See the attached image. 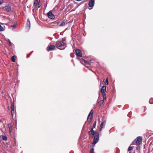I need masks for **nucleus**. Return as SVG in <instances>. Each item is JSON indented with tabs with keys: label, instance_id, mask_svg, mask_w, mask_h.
<instances>
[{
	"label": "nucleus",
	"instance_id": "obj_17",
	"mask_svg": "<svg viewBox=\"0 0 153 153\" xmlns=\"http://www.w3.org/2000/svg\"><path fill=\"white\" fill-rule=\"evenodd\" d=\"M16 57V56H12V57L11 60V61L13 62H15V61H16V59H15Z\"/></svg>",
	"mask_w": 153,
	"mask_h": 153
},
{
	"label": "nucleus",
	"instance_id": "obj_30",
	"mask_svg": "<svg viewBox=\"0 0 153 153\" xmlns=\"http://www.w3.org/2000/svg\"><path fill=\"white\" fill-rule=\"evenodd\" d=\"M53 23L56 24L57 25H58L59 23V22H53L52 23Z\"/></svg>",
	"mask_w": 153,
	"mask_h": 153
},
{
	"label": "nucleus",
	"instance_id": "obj_8",
	"mask_svg": "<svg viewBox=\"0 0 153 153\" xmlns=\"http://www.w3.org/2000/svg\"><path fill=\"white\" fill-rule=\"evenodd\" d=\"M47 15L48 17L51 19H54V16L52 13L51 11H49L47 13Z\"/></svg>",
	"mask_w": 153,
	"mask_h": 153
},
{
	"label": "nucleus",
	"instance_id": "obj_18",
	"mask_svg": "<svg viewBox=\"0 0 153 153\" xmlns=\"http://www.w3.org/2000/svg\"><path fill=\"white\" fill-rule=\"evenodd\" d=\"M149 102L150 104H153V98H151L149 100Z\"/></svg>",
	"mask_w": 153,
	"mask_h": 153
},
{
	"label": "nucleus",
	"instance_id": "obj_24",
	"mask_svg": "<svg viewBox=\"0 0 153 153\" xmlns=\"http://www.w3.org/2000/svg\"><path fill=\"white\" fill-rule=\"evenodd\" d=\"M90 153H94V149L93 148H92L90 149Z\"/></svg>",
	"mask_w": 153,
	"mask_h": 153
},
{
	"label": "nucleus",
	"instance_id": "obj_3",
	"mask_svg": "<svg viewBox=\"0 0 153 153\" xmlns=\"http://www.w3.org/2000/svg\"><path fill=\"white\" fill-rule=\"evenodd\" d=\"M11 114L12 116L13 120H15V123L16 124V118H14L13 117V115L16 113V110H15V108L13 102L11 103Z\"/></svg>",
	"mask_w": 153,
	"mask_h": 153
},
{
	"label": "nucleus",
	"instance_id": "obj_4",
	"mask_svg": "<svg viewBox=\"0 0 153 153\" xmlns=\"http://www.w3.org/2000/svg\"><path fill=\"white\" fill-rule=\"evenodd\" d=\"M97 134L94 135L93 142L92 143L93 145H94L99 140V133H97Z\"/></svg>",
	"mask_w": 153,
	"mask_h": 153
},
{
	"label": "nucleus",
	"instance_id": "obj_25",
	"mask_svg": "<svg viewBox=\"0 0 153 153\" xmlns=\"http://www.w3.org/2000/svg\"><path fill=\"white\" fill-rule=\"evenodd\" d=\"M96 121H95V122H94V123L93 124V126L92 128H95L96 126Z\"/></svg>",
	"mask_w": 153,
	"mask_h": 153
},
{
	"label": "nucleus",
	"instance_id": "obj_37",
	"mask_svg": "<svg viewBox=\"0 0 153 153\" xmlns=\"http://www.w3.org/2000/svg\"><path fill=\"white\" fill-rule=\"evenodd\" d=\"M11 27H15V26H13V25H11Z\"/></svg>",
	"mask_w": 153,
	"mask_h": 153
},
{
	"label": "nucleus",
	"instance_id": "obj_27",
	"mask_svg": "<svg viewBox=\"0 0 153 153\" xmlns=\"http://www.w3.org/2000/svg\"><path fill=\"white\" fill-rule=\"evenodd\" d=\"M103 100H105L106 98V95L105 94H103L102 95Z\"/></svg>",
	"mask_w": 153,
	"mask_h": 153
},
{
	"label": "nucleus",
	"instance_id": "obj_5",
	"mask_svg": "<svg viewBox=\"0 0 153 153\" xmlns=\"http://www.w3.org/2000/svg\"><path fill=\"white\" fill-rule=\"evenodd\" d=\"M94 4V0H90L88 2L89 7L91 8H89V10H91L93 8Z\"/></svg>",
	"mask_w": 153,
	"mask_h": 153
},
{
	"label": "nucleus",
	"instance_id": "obj_13",
	"mask_svg": "<svg viewBox=\"0 0 153 153\" xmlns=\"http://www.w3.org/2000/svg\"><path fill=\"white\" fill-rule=\"evenodd\" d=\"M97 133H99L98 132H97L96 131H94L92 132L89 133V135H91L93 136H94V135L97 134Z\"/></svg>",
	"mask_w": 153,
	"mask_h": 153
},
{
	"label": "nucleus",
	"instance_id": "obj_19",
	"mask_svg": "<svg viewBox=\"0 0 153 153\" xmlns=\"http://www.w3.org/2000/svg\"><path fill=\"white\" fill-rule=\"evenodd\" d=\"M2 139L3 140L6 141L7 140V137L6 136H3Z\"/></svg>",
	"mask_w": 153,
	"mask_h": 153
},
{
	"label": "nucleus",
	"instance_id": "obj_9",
	"mask_svg": "<svg viewBox=\"0 0 153 153\" xmlns=\"http://www.w3.org/2000/svg\"><path fill=\"white\" fill-rule=\"evenodd\" d=\"M4 8L7 12H9L11 10V7L9 5H6L4 7Z\"/></svg>",
	"mask_w": 153,
	"mask_h": 153
},
{
	"label": "nucleus",
	"instance_id": "obj_22",
	"mask_svg": "<svg viewBox=\"0 0 153 153\" xmlns=\"http://www.w3.org/2000/svg\"><path fill=\"white\" fill-rule=\"evenodd\" d=\"M65 25V22H63L59 25V26H63Z\"/></svg>",
	"mask_w": 153,
	"mask_h": 153
},
{
	"label": "nucleus",
	"instance_id": "obj_26",
	"mask_svg": "<svg viewBox=\"0 0 153 153\" xmlns=\"http://www.w3.org/2000/svg\"><path fill=\"white\" fill-rule=\"evenodd\" d=\"M105 84L106 85H108V78H107L106 79Z\"/></svg>",
	"mask_w": 153,
	"mask_h": 153
},
{
	"label": "nucleus",
	"instance_id": "obj_20",
	"mask_svg": "<svg viewBox=\"0 0 153 153\" xmlns=\"http://www.w3.org/2000/svg\"><path fill=\"white\" fill-rule=\"evenodd\" d=\"M83 60L84 62L87 64L90 65L91 62H88L87 61H86L85 59H83Z\"/></svg>",
	"mask_w": 153,
	"mask_h": 153
},
{
	"label": "nucleus",
	"instance_id": "obj_29",
	"mask_svg": "<svg viewBox=\"0 0 153 153\" xmlns=\"http://www.w3.org/2000/svg\"><path fill=\"white\" fill-rule=\"evenodd\" d=\"M104 102V100H101L99 102V103L100 104V106L101 105V104L102 105V104Z\"/></svg>",
	"mask_w": 153,
	"mask_h": 153
},
{
	"label": "nucleus",
	"instance_id": "obj_15",
	"mask_svg": "<svg viewBox=\"0 0 153 153\" xmlns=\"http://www.w3.org/2000/svg\"><path fill=\"white\" fill-rule=\"evenodd\" d=\"M27 26L29 28H30V21L29 19H28L27 21Z\"/></svg>",
	"mask_w": 153,
	"mask_h": 153
},
{
	"label": "nucleus",
	"instance_id": "obj_7",
	"mask_svg": "<svg viewBox=\"0 0 153 153\" xmlns=\"http://www.w3.org/2000/svg\"><path fill=\"white\" fill-rule=\"evenodd\" d=\"M75 52L77 56L79 57H81L82 56V52L79 49H76Z\"/></svg>",
	"mask_w": 153,
	"mask_h": 153
},
{
	"label": "nucleus",
	"instance_id": "obj_1",
	"mask_svg": "<svg viewBox=\"0 0 153 153\" xmlns=\"http://www.w3.org/2000/svg\"><path fill=\"white\" fill-rule=\"evenodd\" d=\"M64 41L63 39L61 41H57L55 44L56 47L60 50L64 49L66 47V44Z\"/></svg>",
	"mask_w": 153,
	"mask_h": 153
},
{
	"label": "nucleus",
	"instance_id": "obj_2",
	"mask_svg": "<svg viewBox=\"0 0 153 153\" xmlns=\"http://www.w3.org/2000/svg\"><path fill=\"white\" fill-rule=\"evenodd\" d=\"M142 142V137H138L132 143L131 146L136 145L137 147H136V149H140L139 145Z\"/></svg>",
	"mask_w": 153,
	"mask_h": 153
},
{
	"label": "nucleus",
	"instance_id": "obj_23",
	"mask_svg": "<svg viewBox=\"0 0 153 153\" xmlns=\"http://www.w3.org/2000/svg\"><path fill=\"white\" fill-rule=\"evenodd\" d=\"M92 119H91L90 117L88 118V117L87 118V121L89 122V123H90Z\"/></svg>",
	"mask_w": 153,
	"mask_h": 153
},
{
	"label": "nucleus",
	"instance_id": "obj_21",
	"mask_svg": "<svg viewBox=\"0 0 153 153\" xmlns=\"http://www.w3.org/2000/svg\"><path fill=\"white\" fill-rule=\"evenodd\" d=\"M134 147V146H129L128 149V151H131L133 150V148Z\"/></svg>",
	"mask_w": 153,
	"mask_h": 153
},
{
	"label": "nucleus",
	"instance_id": "obj_36",
	"mask_svg": "<svg viewBox=\"0 0 153 153\" xmlns=\"http://www.w3.org/2000/svg\"><path fill=\"white\" fill-rule=\"evenodd\" d=\"M30 54H29L28 55H27V57H29V56H30Z\"/></svg>",
	"mask_w": 153,
	"mask_h": 153
},
{
	"label": "nucleus",
	"instance_id": "obj_31",
	"mask_svg": "<svg viewBox=\"0 0 153 153\" xmlns=\"http://www.w3.org/2000/svg\"><path fill=\"white\" fill-rule=\"evenodd\" d=\"M94 128H91L90 130L89 131V133L90 132H92V131H94L93 130V129Z\"/></svg>",
	"mask_w": 153,
	"mask_h": 153
},
{
	"label": "nucleus",
	"instance_id": "obj_28",
	"mask_svg": "<svg viewBox=\"0 0 153 153\" xmlns=\"http://www.w3.org/2000/svg\"><path fill=\"white\" fill-rule=\"evenodd\" d=\"M9 44L8 45L10 46H12V43L11 42L10 40H9L8 41Z\"/></svg>",
	"mask_w": 153,
	"mask_h": 153
},
{
	"label": "nucleus",
	"instance_id": "obj_33",
	"mask_svg": "<svg viewBox=\"0 0 153 153\" xmlns=\"http://www.w3.org/2000/svg\"><path fill=\"white\" fill-rule=\"evenodd\" d=\"M8 127H9V130H10H10L12 129V127L11 126H10L9 125Z\"/></svg>",
	"mask_w": 153,
	"mask_h": 153
},
{
	"label": "nucleus",
	"instance_id": "obj_32",
	"mask_svg": "<svg viewBox=\"0 0 153 153\" xmlns=\"http://www.w3.org/2000/svg\"><path fill=\"white\" fill-rule=\"evenodd\" d=\"M93 136H94L91 135L90 134L89 135V137L90 138H93Z\"/></svg>",
	"mask_w": 153,
	"mask_h": 153
},
{
	"label": "nucleus",
	"instance_id": "obj_11",
	"mask_svg": "<svg viewBox=\"0 0 153 153\" xmlns=\"http://www.w3.org/2000/svg\"><path fill=\"white\" fill-rule=\"evenodd\" d=\"M106 86H103L100 92L102 94H104L106 91Z\"/></svg>",
	"mask_w": 153,
	"mask_h": 153
},
{
	"label": "nucleus",
	"instance_id": "obj_12",
	"mask_svg": "<svg viewBox=\"0 0 153 153\" xmlns=\"http://www.w3.org/2000/svg\"><path fill=\"white\" fill-rule=\"evenodd\" d=\"M106 123V121L105 120H104L102 122L100 125V128L99 130L100 131H101L102 128H103L104 126L105 125Z\"/></svg>",
	"mask_w": 153,
	"mask_h": 153
},
{
	"label": "nucleus",
	"instance_id": "obj_10",
	"mask_svg": "<svg viewBox=\"0 0 153 153\" xmlns=\"http://www.w3.org/2000/svg\"><path fill=\"white\" fill-rule=\"evenodd\" d=\"M40 3V1L39 2L38 1V0H35L34 1V6L36 7H37L38 8H39L40 6L39 5V3Z\"/></svg>",
	"mask_w": 153,
	"mask_h": 153
},
{
	"label": "nucleus",
	"instance_id": "obj_6",
	"mask_svg": "<svg viewBox=\"0 0 153 153\" xmlns=\"http://www.w3.org/2000/svg\"><path fill=\"white\" fill-rule=\"evenodd\" d=\"M55 46L52 45H48L47 48V50L48 51L54 50L55 49Z\"/></svg>",
	"mask_w": 153,
	"mask_h": 153
},
{
	"label": "nucleus",
	"instance_id": "obj_16",
	"mask_svg": "<svg viewBox=\"0 0 153 153\" xmlns=\"http://www.w3.org/2000/svg\"><path fill=\"white\" fill-rule=\"evenodd\" d=\"M5 29V27H2L0 25V31H3Z\"/></svg>",
	"mask_w": 153,
	"mask_h": 153
},
{
	"label": "nucleus",
	"instance_id": "obj_14",
	"mask_svg": "<svg viewBox=\"0 0 153 153\" xmlns=\"http://www.w3.org/2000/svg\"><path fill=\"white\" fill-rule=\"evenodd\" d=\"M93 110H92L90 112L88 116V118L90 117L91 119H92V118L93 117Z\"/></svg>",
	"mask_w": 153,
	"mask_h": 153
},
{
	"label": "nucleus",
	"instance_id": "obj_34",
	"mask_svg": "<svg viewBox=\"0 0 153 153\" xmlns=\"http://www.w3.org/2000/svg\"><path fill=\"white\" fill-rule=\"evenodd\" d=\"M3 2V0H0V5Z\"/></svg>",
	"mask_w": 153,
	"mask_h": 153
},
{
	"label": "nucleus",
	"instance_id": "obj_35",
	"mask_svg": "<svg viewBox=\"0 0 153 153\" xmlns=\"http://www.w3.org/2000/svg\"><path fill=\"white\" fill-rule=\"evenodd\" d=\"M103 82H105H105H106V80L105 79H104L103 80Z\"/></svg>",
	"mask_w": 153,
	"mask_h": 153
}]
</instances>
